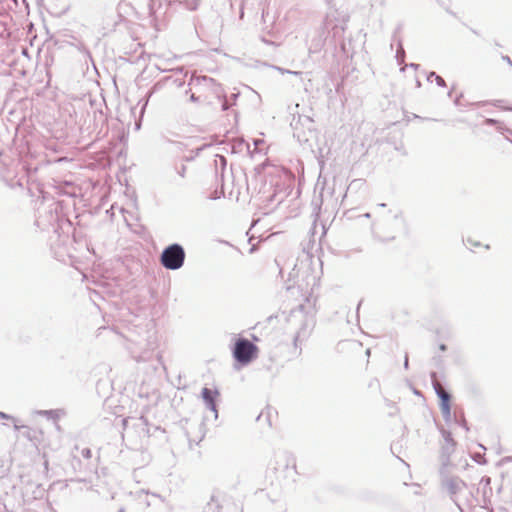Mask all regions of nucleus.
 <instances>
[{
    "instance_id": "nucleus-1",
    "label": "nucleus",
    "mask_w": 512,
    "mask_h": 512,
    "mask_svg": "<svg viewBox=\"0 0 512 512\" xmlns=\"http://www.w3.org/2000/svg\"><path fill=\"white\" fill-rule=\"evenodd\" d=\"M185 258L186 252L184 247L179 243H172L162 250L159 262L165 269L176 271L183 267Z\"/></svg>"
},
{
    "instance_id": "nucleus-2",
    "label": "nucleus",
    "mask_w": 512,
    "mask_h": 512,
    "mask_svg": "<svg viewBox=\"0 0 512 512\" xmlns=\"http://www.w3.org/2000/svg\"><path fill=\"white\" fill-rule=\"evenodd\" d=\"M257 347L247 339H240L236 342L233 354L240 363H249L257 353Z\"/></svg>"
},
{
    "instance_id": "nucleus-3",
    "label": "nucleus",
    "mask_w": 512,
    "mask_h": 512,
    "mask_svg": "<svg viewBox=\"0 0 512 512\" xmlns=\"http://www.w3.org/2000/svg\"><path fill=\"white\" fill-rule=\"evenodd\" d=\"M215 157L219 158V164H217V161L215 160L219 186L207 197L210 200H217L220 199L221 196H224V155L216 153Z\"/></svg>"
},
{
    "instance_id": "nucleus-4",
    "label": "nucleus",
    "mask_w": 512,
    "mask_h": 512,
    "mask_svg": "<svg viewBox=\"0 0 512 512\" xmlns=\"http://www.w3.org/2000/svg\"><path fill=\"white\" fill-rule=\"evenodd\" d=\"M433 387L439 396L441 402L440 407L442 410V413L446 416L450 415V395L444 390L440 382L435 378L433 380Z\"/></svg>"
},
{
    "instance_id": "nucleus-5",
    "label": "nucleus",
    "mask_w": 512,
    "mask_h": 512,
    "mask_svg": "<svg viewBox=\"0 0 512 512\" xmlns=\"http://www.w3.org/2000/svg\"><path fill=\"white\" fill-rule=\"evenodd\" d=\"M216 395L217 391H214L207 387H204L202 389V397L205 402V405L207 409H209L214 414L215 419L218 417Z\"/></svg>"
},
{
    "instance_id": "nucleus-6",
    "label": "nucleus",
    "mask_w": 512,
    "mask_h": 512,
    "mask_svg": "<svg viewBox=\"0 0 512 512\" xmlns=\"http://www.w3.org/2000/svg\"><path fill=\"white\" fill-rule=\"evenodd\" d=\"M58 205L57 203H52L50 206H48L47 213L49 214V217L47 220L43 219V216L40 215L36 223L39 227L44 229L47 225H53L55 222L58 221V213H57Z\"/></svg>"
},
{
    "instance_id": "nucleus-7",
    "label": "nucleus",
    "mask_w": 512,
    "mask_h": 512,
    "mask_svg": "<svg viewBox=\"0 0 512 512\" xmlns=\"http://www.w3.org/2000/svg\"><path fill=\"white\" fill-rule=\"evenodd\" d=\"M223 498L220 493L211 495L210 501L206 504L204 512H222Z\"/></svg>"
},
{
    "instance_id": "nucleus-8",
    "label": "nucleus",
    "mask_w": 512,
    "mask_h": 512,
    "mask_svg": "<svg viewBox=\"0 0 512 512\" xmlns=\"http://www.w3.org/2000/svg\"><path fill=\"white\" fill-rule=\"evenodd\" d=\"M43 162L44 160L41 162L26 161L23 163V168L26 170L29 179H32V177L38 172Z\"/></svg>"
},
{
    "instance_id": "nucleus-9",
    "label": "nucleus",
    "mask_w": 512,
    "mask_h": 512,
    "mask_svg": "<svg viewBox=\"0 0 512 512\" xmlns=\"http://www.w3.org/2000/svg\"><path fill=\"white\" fill-rule=\"evenodd\" d=\"M14 429L16 431H21L22 435L27 438L29 441H35L37 440L36 437V431L30 428L26 425H18L17 423L14 424Z\"/></svg>"
},
{
    "instance_id": "nucleus-10",
    "label": "nucleus",
    "mask_w": 512,
    "mask_h": 512,
    "mask_svg": "<svg viewBox=\"0 0 512 512\" xmlns=\"http://www.w3.org/2000/svg\"><path fill=\"white\" fill-rule=\"evenodd\" d=\"M93 118H94V130H97L98 128H100V130H101L102 126L107 121L106 115L103 113L102 110H94Z\"/></svg>"
},
{
    "instance_id": "nucleus-11",
    "label": "nucleus",
    "mask_w": 512,
    "mask_h": 512,
    "mask_svg": "<svg viewBox=\"0 0 512 512\" xmlns=\"http://www.w3.org/2000/svg\"><path fill=\"white\" fill-rule=\"evenodd\" d=\"M37 413L46 416L48 419L57 420L59 418L58 410H40Z\"/></svg>"
},
{
    "instance_id": "nucleus-12",
    "label": "nucleus",
    "mask_w": 512,
    "mask_h": 512,
    "mask_svg": "<svg viewBox=\"0 0 512 512\" xmlns=\"http://www.w3.org/2000/svg\"><path fill=\"white\" fill-rule=\"evenodd\" d=\"M81 456L84 458V459H90L92 457V451L90 448L86 447V448H83L81 450Z\"/></svg>"
},
{
    "instance_id": "nucleus-13",
    "label": "nucleus",
    "mask_w": 512,
    "mask_h": 512,
    "mask_svg": "<svg viewBox=\"0 0 512 512\" xmlns=\"http://www.w3.org/2000/svg\"><path fill=\"white\" fill-rule=\"evenodd\" d=\"M0 418L6 419V420H12L14 422V424L17 422L15 417H13L5 412H2V411H0Z\"/></svg>"
},
{
    "instance_id": "nucleus-14",
    "label": "nucleus",
    "mask_w": 512,
    "mask_h": 512,
    "mask_svg": "<svg viewBox=\"0 0 512 512\" xmlns=\"http://www.w3.org/2000/svg\"><path fill=\"white\" fill-rule=\"evenodd\" d=\"M78 49H79V51H80V52H82L83 54H85V55H86L87 57H89L90 59L92 58V57H91V53H90V51H89V50H88L84 45H82V44H81V45L78 47Z\"/></svg>"
},
{
    "instance_id": "nucleus-15",
    "label": "nucleus",
    "mask_w": 512,
    "mask_h": 512,
    "mask_svg": "<svg viewBox=\"0 0 512 512\" xmlns=\"http://www.w3.org/2000/svg\"><path fill=\"white\" fill-rule=\"evenodd\" d=\"M139 420L144 426H148V420L144 416H141Z\"/></svg>"
},
{
    "instance_id": "nucleus-16",
    "label": "nucleus",
    "mask_w": 512,
    "mask_h": 512,
    "mask_svg": "<svg viewBox=\"0 0 512 512\" xmlns=\"http://www.w3.org/2000/svg\"><path fill=\"white\" fill-rule=\"evenodd\" d=\"M74 462H76L79 466L81 465V461H80V459H79V458H77V457H73V461H72V465H73V467L75 468Z\"/></svg>"
},
{
    "instance_id": "nucleus-17",
    "label": "nucleus",
    "mask_w": 512,
    "mask_h": 512,
    "mask_svg": "<svg viewBox=\"0 0 512 512\" xmlns=\"http://www.w3.org/2000/svg\"><path fill=\"white\" fill-rule=\"evenodd\" d=\"M496 122H497V121H496V120H494V119H486V120H485V123H486V124H495Z\"/></svg>"
},
{
    "instance_id": "nucleus-18",
    "label": "nucleus",
    "mask_w": 512,
    "mask_h": 512,
    "mask_svg": "<svg viewBox=\"0 0 512 512\" xmlns=\"http://www.w3.org/2000/svg\"><path fill=\"white\" fill-rule=\"evenodd\" d=\"M219 100H220L221 110L224 111V98L221 99V97L219 96Z\"/></svg>"
},
{
    "instance_id": "nucleus-19",
    "label": "nucleus",
    "mask_w": 512,
    "mask_h": 512,
    "mask_svg": "<svg viewBox=\"0 0 512 512\" xmlns=\"http://www.w3.org/2000/svg\"><path fill=\"white\" fill-rule=\"evenodd\" d=\"M197 99H198V98H197L194 94H192V95L190 96V100H191V101H193V102L197 101Z\"/></svg>"
},
{
    "instance_id": "nucleus-20",
    "label": "nucleus",
    "mask_w": 512,
    "mask_h": 512,
    "mask_svg": "<svg viewBox=\"0 0 512 512\" xmlns=\"http://www.w3.org/2000/svg\"><path fill=\"white\" fill-rule=\"evenodd\" d=\"M439 348H440V350H441V351H445V350H446V345L441 344V345L439 346Z\"/></svg>"
},
{
    "instance_id": "nucleus-21",
    "label": "nucleus",
    "mask_w": 512,
    "mask_h": 512,
    "mask_svg": "<svg viewBox=\"0 0 512 512\" xmlns=\"http://www.w3.org/2000/svg\"><path fill=\"white\" fill-rule=\"evenodd\" d=\"M147 347H148V349H151V350H152V349H153V343L148 342V343H147Z\"/></svg>"
},
{
    "instance_id": "nucleus-22",
    "label": "nucleus",
    "mask_w": 512,
    "mask_h": 512,
    "mask_svg": "<svg viewBox=\"0 0 512 512\" xmlns=\"http://www.w3.org/2000/svg\"><path fill=\"white\" fill-rule=\"evenodd\" d=\"M117 512H125V509L122 507Z\"/></svg>"
},
{
    "instance_id": "nucleus-23",
    "label": "nucleus",
    "mask_w": 512,
    "mask_h": 512,
    "mask_svg": "<svg viewBox=\"0 0 512 512\" xmlns=\"http://www.w3.org/2000/svg\"><path fill=\"white\" fill-rule=\"evenodd\" d=\"M505 59H506L509 63H511V60H510V58H509V57H506Z\"/></svg>"
}]
</instances>
